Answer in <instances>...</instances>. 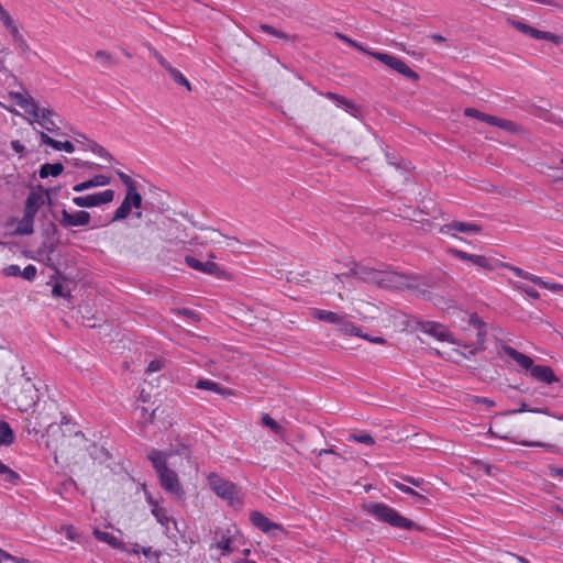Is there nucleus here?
<instances>
[{"label":"nucleus","mask_w":563,"mask_h":563,"mask_svg":"<svg viewBox=\"0 0 563 563\" xmlns=\"http://www.w3.org/2000/svg\"><path fill=\"white\" fill-rule=\"evenodd\" d=\"M35 419L37 427L46 430V446L54 450L55 462H57V453L62 455L68 453L71 439L79 442L85 441V435L80 431H74L69 434L62 432L60 437L57 435L60 427L67 426L69 420L62 412L59 405L54 399L43 401L42 407L35 410Z\"/></svg>","instance_id":"nucleus-1"},{"label":"nucleus","mask_w":563,"mask_h":563,"mask_svg":"<svg viewBox=\"0 0 563 563\" xmlns=\"http://www.w3.org/2000/svg\"><path fill=\"white\" fill-rule=\"evenodd\" d=\"M352 274L364 282L377 284L383 287L417 289L419 278L412 275L399 274L396 272H380L366 266L356 265Z\"/></svg>","instance_id":"nucleus-2"},{"label":"nucleus","mask_w":563,"mask_h":563,"mask_svg":"<svg viewBox=\"0 0 563 563\" xmlns=\"http://www.w3.org/2000/svg\"><path fill=\"white\" fill-rule=\"evenodd\" d=\"M150 461L159 478L161 486L172 495L183 498L185 492L178 479L177 474L167 466V454L153 450L148 455Z\"/></svg>","instance_id":"nucleus-3"},{"label":"nucleus","mask_w":563,"mask_h":563,"mask_svg":"<svg viewBox=\"0 0 563 563\" xmlns=\"http://www.w3.org/2000/svg\"><path fill=\"white\" fill-rule=\"evenodd\" d=\"M364 509L377 520L388 523L394 528L405 530L419 529L416 522L401 516L397 510L384 503H369L364 506Z\"/></svg>","instance_id":"nucleus-4"},{"label":"nucleus","mask_w":563,"mask_h":563,"mask_svg":"<svg viewBox=\"0 0 563 563\" xmlns=\"http://www.w3.org/2000/svg\"><path fill=\"white\" fill-rule=\"evenodd\" d=\"M208 482L211 489L218 497L227 500L231 506L241 505L236 486L232 482L221 478L216 473H211L208 476Z\"/></svg>","instance_id":"nucleus-5"},{"label":"nucleus","mask_w":563,"mask_h":563,"mask_svg":"<svg viewBox=\"0 0 563 563\" xmlns=\"http://www.w3.org/2000/svg\"><path fill=\"white\" fill-rule=\"evenodd\" d=\"M10 393L13 396L12 400L14 405L22 412L27 411L36 405L38 400L37 389L29 378L24 379L23 384L20 386L19 393H16V388L14 386H12Z\"/></svg>","instance_id":"nucleus-6"},{"label":"nucleus","mask_w":563,"mask_h":563,"mask_svg":"<svg viewBox=\"0 0 563 563\" xmlns=\"http://www.w3.org/2000/svg\"><path fill=\"white\" fill-rule=\"evenodd\" d=\"M367 55L374 57L375 59L379 60L390 69L397 71L398 74L417 81L419 79V75L412 70L402 59L399 57L383 53V52H367Z\"/></svg>","instance_id":"nucleus-7"},{"label":"nucleus","mask_w":563,"mask_h":563,"mask_svg":"<svg viewBox=\"0 0 563 563\" xmlns=\"http://www.w3.org/2000/svg\"><path fill=\"white\" fill-rule=\"evenodd\" d=\"M448 252L461 261L471 262L473 265H475L476 267H478L481 269L488 271V272L498 269L499 261L494 257H489V256H485V255H481V254L467 253L465 251H462V250H459L455 247H450L448 250Z\"/></svg>","instance_id":"nucleus-8"},{"label":"nucleus","mask_w":563,"mask_h":563,"mask_svg":"<svg viewBox=\"0 0 563 563\" xmlns=\"http://www.w3.org/2000/svg\"><path fill=\"white\" fill-rule=\"evenodd\" d=\"M148 505L151 506V512L155 517L156 521L162 526L164 533L169 536L173 530L178 531L177 521L174 517L169 516L168 510L162 506L156 499L152 496H147L146 498Z\"/></svg>","instance_id":"nucleus-9"},{"label":"nucleus","mask_w":563,"mask_h":563,"mask_svg":"<svg viewBox=\"0 0 563 563\" xmlns=\"http://www.w3.org/2000/svg\"><path fill=\"white\" fill-rule=\"evenodd\" d=\"M114 190L106 189L100 192L73 198V203L79 208H93L112 202Z\"/></svg>","instance_id":"nucleus-10"},{"label":"nucleus","mask_w":563,"mask_h":563,"mask_svg":"<svg viewBox=\"0 0 563 563\" xmlns=\"http://www.w3.org/2000/svg\"><path fill=\"white\" fill-rule=\"evenodd\" d=\"M510 23L517 31H519L526 35H529L536 40H545V41L552 42L556 45L563 43V36L556 35L552 32L538 30L536 27H532V26H530L521 21H517V20H512Z\"/></svg>","instance_id":"nucleus-11"},{"label":"nucleus","mask_w":563,"mask_h":563,"mask_svg":"<svg viewBox=\"0 0 563 563\" xmlns=\"http://www.w3.org/2000/svg\"><path fill=\"white\" fill-rule=\"evenodd\" d=\"M60 119L59 115L52 109L40 108L38 107V115L31 117V122L38 123L44 130L51 133H57L59 128Z\"/></svg>","instance_id":"nucleus-12"},{"label":"nucleus","mask_w":563,"mask_h":563,"mask_svg":"<svg viewBox=\"0 0 563 563\" xmlns=\"http://www.w3.org/2000/svg\"><path fill=\"white\" fill-rule=\"evenodd\" d=\"M90 213L84 210L74 213L62 210L59 223L64 228L86 227L90 223Z\"/></svg>","instance_id":"nucleus-13"},{"label":"nucleus","mask_w":563,"mask_h":563,"mask_svg":"<svg viewBox=\"0 0 563 563\" xmlns=\"http://www.w3.org/2000/svg\"><path fill=\"white\" fill-rule=\"evenodd\" d=\"M9 97L18 106H20L30 117L38 115V104L27 92L12 91L9 93Z\"/></svg>","instance_id":"nucleus-14"},{"label":"nucleus","mask_w":563,"mask_h":563,"mask_svg":"<svg viewBox=\"0 0 563 563\" xmlns=\"http://www.w3.org/2000/svg\"><path fill=\"white\" fill-rule=\"evenodd\" d=\"M482 231L481 225L476 223H468L463 221H452L451 223L444 224L440 228V233L444 235H450L452 238H456V233H479Z\"/></svg>","instance_id":"nucleus-15"},{"label":"nucleus","mask_w":563,"mask_h":563,"mask_svg":"<svg viewBox=\"0 0 563 563\" xmlns=\"http://www.w3.org/2000/svg\"><path fill=\"white\" fill-rule=\"evenodd\" d=\"M250 520L257 529L266 534H274L275 531H284L282 525L271 521L260 511H252L250 514Z\"/></svg>","instance_id":"nucleus-16"},{"label":"nucleus","mask_w":563,"mask_h":563,"mask_svg":"<svg viewBox=\"0 0 563 563\" xmlns=\"http://www.w3.org/2000/svg\"><path fill=\"white\" fill-rule=\"evenodd\" d=\"M185 262L190 268L208 275L219 277L222 274L220 266L212 261L201 262L194 256H186Z\"/></svg>","instance_id":"nucleus-17"},{"label":"nucleus","mask_w":563,"mask_h":563,"mask_svg":"<svg viewBox=\"0 0 563 563\" xmlns=\"http://www.w3.org/2000/svg\"><path fill=\"white\" fill-rule=\"evenodd\" d=\"M421 330L438 339L439 341H448V342H454L451 338L450 331L446 329L445 325L434 322V321H426L421 323Z\"/></svg>","instance_id":"nucleus-18"},{"label":"nucleus","mask_w":563,"mask_h":563,"mask_svg":"<svg viewBox=\"0 0 563 563\" xmlns=\"http://www.w3.org/2000/svg\"><path fill=\"white\" fill-rule=\"evenodd\" d=\"M132 194H125V197L120 205V207L115 210L112 221H119L125 219L130 213L132 208L139 209L142 206V196L139 194V201L136 202L135 198H131Z\"/></svg>","instance_id":"nucleus-19"},{"label":"nucleus","mask_w":563,"mask_h":563,"mask_svg":"<svg viewBox=\"0 0 563 563\" xmlns=\"http://www.w3.org/2000/svg\"><path fill=\"white\" fill-rule=\"evenodd\" d=\"M530 375L542 383L545 384H553L558 383L559 378L554 374L553 369L550 366L547 365H534L530 369Z\"/></svg>","instance_id":"nucleus-20"},{"label":"nucleus","mask_w":563,"mask_h":563,"mask_svg":"<svg viewBox=\"0 0 563 563\" xmlns=\"http://www.w3.org/2000/svg\"><path fill=\"white\" fill-rule=\"evenodd\" d=\"M44 205V197L38 191H31L25 200L23 213L27 217H33L37 214L40 208Z\"/></svg>","instance_id":"nucleus-21"},{"label":"nucleus","mask_w":563,"mask_h":563,"mask_svg":"<svg viewBox=\"0 0 563 563\" xmlns=\"http://www.w3.org/2000/svg\"><path fill=\"white\" fill-rule=\"evenodd\" d=\"M133 415L141 430H144L147 426L154 421L155 409H150L145 406L136 405Z\"/></svg>","instance_id":"nucleus-22"},{"label":"nucleus","mask_w":563,"mask_h":563,"mask_svg":"<svg viewBox=\"0 0 563 563\" xmlns=\"http://www.w3.org/2000/svg\"><path fill=\"white\" fill-rule=\"evenodd\" d=\"M110 181H111V178L109 176L99 174V175H95L92 178H90L88 180L76 184L73 187V190L75 192H82L90 188L107 186L110 184Z\"/></svg>","instance_id":"nucleus-23"},{"label":"nucleus","mask_w":563,"mask_h":563,"mask_svg":"<svg viewBox=\"0 0 563 563\" xmlns=\"http://www.w3.org/2000/svg\"><path fill=\"white\" fill-rule=\"evenodd\" d=\"M503 351L507 356L514 360L521 368L530 371L531 367L533 366V360L530 356L517 351L512 346L504 345Z\"/></svg>","instance_id":"nucleus-24"},{"label":"nucleus","mask_w":563,"mask_h":563,"mask_svg":"<svg viewBox=\"0 0 563 563\" xmlns=\"http://www.w3.org/2000/svg\"><path fill=\"white\" fill-rule=\"evenodd\" d=\"M40 140H41V144L48 145L56 151H65L67 153H73L75 151V145L71 142H69V141L60 142V141L54 140L53 137L47 135L45 132H40Z\"/></svg>","instance_id":"nucleus-25"},{"label":"nucleus","mask_w":563,"mask_h":563,"mask_svg":"<svg viewBox=\"0 0 563 563\" xmlns=\"http://www.w3.org/2000/svg\"><path fill=\"white\" fill-rule=\"evenodd\" d=\"M195 387L197 389L210 390L224 397L233 395V391L231 389L222 387L211 379H199L196 383Z\"/></svg>","instance_id":"nucleus-26"},{"label":"nucleus","mask_w":563,"mask_h":563,"mask_svg":"<svg viewBox=\"0 0 563 563\" xmlns=\"http://www.w3.org/2000/svg\"><path fill=\"white\" fill-rule=\"evenodd\" d=\"M338 331L345 335L362 336V330L360 327L347 320L344 316H341V321L336 323Z\"/></svg>","instance_id":"nucleus-27"},{"label":"nucleus","mask_w":563,"mask_h":563,"mask_svg":"<svg viewBox=\"0 0 563 563\" xmlns=\"http://www.w3.org/2000/svg\"><path fill=\"white\" fill-rule=\"evenodd\" d=\"M311 316L319 321L332 324H336L341 321V316L339 313L324 309L313 308L311 309Z\"/></svg>","instance_id":"nucleus-28"},{"label":"nucleus","mask_w":563,"mask_h":563,"mask_svg":"<svg viewBox=\"0 0 563 563\" xmlns=\"http://www.w3.org/2000/svg\"><path fill=\"white\" fill-rule=\"evenodd\" d=\"M0 479L11 485H18L21 476L0 461Z\"/></svg>","instance_id":"nucleus-29"},{"label":"nucleus","mask_w":563,"mask_h":563,"mask_svg":"<svg viewBox=\"0 0 563 563\" xmlns=\"http://www.w3.org/2000/svg\"><path fill=\"white\" fill-rule=\"evenodd\" d=\"M64 172V166L60 163L49 164L45 163L40 167L38 175L41 178L48 176L57 177Z\"/></svg>","instance_id":"nucleus-30"},{"label":"nucleus","mask_w":563,"mask_h":563,"mask_svg":"<svg viewBox=\"0 0 563 563\" xmlns=\"http://www.w3.org/2000/svg\"><path fill=\"white\" fill-rule=\"evenodd\" d=\"M488 124L511 133H516L519 131V126L514 121L501 119L495 115L490 117Z\"/></svg>","instance_id":"nucleus-31"},{"label":"nucleus","mask_w":563,"mask_h":563,"mask_svg":"<svg viewBox=\"0 0 563 563\" xmlns=\"http://www.w3.org/2000/svg\"><path fill=\"white\" fill-rule=\"evenodd\" d=\"M117 175L120 178V180L123 183V185L126 188V194H132L131 198H135L136 202L139 201V191L136 183L125 173L121 170H117Z\"/></svg>","instance_id":"nucleus-32"},{"label":"nucleus","mask_w":563,"mask_h":563,"mask_svg":"<svg viewBox=\"0 0 563 563\" xmlns=\"http://www.w3.org/2000/svg\"><path fill=\"white\" fill-rule=\"evenodd\" d=\"M232 536L230 529L224 531L220 539L212 545L222 551V554H229L232 552Z\"/></svg>","instance_id":"nucleus-33"},{"label":"nucleus","mask_w":563,"mask_h":563,"mask_svg":"<svg viewBox=\"0 0 563 563\" xmlns=\"http://www.w3.org/2000/svg\"><path fill=\"white\" fill-rule=\"evenodd\" d=\"M34 219L23 213V217L18 222L16 232L22 235H30L34 231Z\"/></svg>","instance_id":"nucleus-34"},{"label":"nucleus","mask_w":563,"mask_h":563,"mask_svg":"<svg viewBox=\"0 0 563 563\" xmlns=\"http://www.w3.org/2000/svg\"><path fill=\"white\" fill-rule=\"evenodd\" d=\"M498 268H507L510 272H512L517 277L527 279V280H529L531 283H533V279H536V277H537V275H533V274H531L529 272H526V271H523L522 268H520L518 266H514V265H511L509 263H505V262H500V261H499Z\"/></svg>","instance_id":"nucleus-35"},{"label":"nucleus","mask_w":563,"mask_h":563,"mask_svg":"<svg viewBox=\"0 0 563 563\" xmlns=\"http://www.w3.org/2000/svg\"><path fill=\"white\" fill-rule=\"evenodd\" d=\"M14 441V433L10 424L5 421H0V445H9Z\"/></svg>","instance_id":"nucleus-36"},{"label":"nucleus","mask_w":563,"mask_h":563,"mask_svg":"<svg viewBox=\"0 0 563 563\" xmlns=\"http://www.w3.org/2000/svg\"><path fill=\"white\" fill-rule=\"evenodd\" d=\"M262 424L269 428L276 435L284 437L285 434V429L268 413H262Z\"/></svg>","instance_id":"nucleus-37"},{"label":"nucleus","mask_w":563,"mask_h":563,"mask_svg":"<svg viewBox=\"0 0 563 563\" xmlns=\"http://www.w3.org/2000/svg\"><path fill=\"white\" fill-rule=\"evenodd\" d=\"M86 148L91 151L99 157L104 158L108 162H111L113 159L111 154L104 147H102L100 144L96 143L95 141L87 140Z\"/></svg>","instance_id":"nucleus-38"},{"label":"nucleus","mask_w":563,"mask_h":563,"mask_svg":"<svg viewBox=\"0 0 563 563\" xmlns=\"http://www.w3.org/2000/svg\"><path fill=\"white\" fill-rule=\"evenodd\" d=\"M167 73L177 85L185 87L188 91H191L192 88L190 82L177 68H168Z\"/></svg>","instance_id":"nucleus-39"},{"label":"nucleus","mask_w":563,"mask_h":563,"mask_svg":"<svg viewBox=\"0 0 563 563\" xmlns=\"http://www.w3.org/2000/svg\"><path fill=\"white\" fill-rule=\"evenodd\" d=\"M347 441L350 442H358L368 446H373L375 444V439L368 433H349Z\"/></svg>","instance_id":"nucleus-40"},{"label":"nucleus","mask_w":563,"mask_h":563,"mask_svg":"<svg viewBox=\"0 0 563 563\" xmlns=\"http://www.w3.org/2000/svg\"><path fill=\"white\" fill-rule=\"evenodd\" d=\"M93 534L99 541L106 542L113 548H119V545H120L118 538L109 532L95 530Z\"/></svg>","instance_id":"nucleus-41"},{"label":"nucleus","mask_w":563,"mask_h":563,"mask_svg":"<svg viewBox=\"0 0 563 563\" xmlns=\"http://www.w3.org/2000/svg\"><path fill=\"white\" fill-rule=\"evenodd\" d=\"M95 58L103 66V67H111L114 66L115 59L114 57L107 51H97L95 54Z\"/></svg>","instance_id":"nucleus-42"},{"label":"nucleus","mask_w":563,"mask_h":563,"mask_svg":"<svg viewBox=\"0 0 563 563\" xmlns=\"http://www.w3.org/2000/svg\"><path fill=\"white\" fill-rule=\"evenodd\" d=\"M533 284L538 285L541 288L548 289L553 292H560L563 290V285L558 283H551L547 282L543 278L537 276L536 279H533Z\"/></svg>","instance_id":"nucleus-43"},{"label":"nucleus","mask_w":563,"mask_h":563,"mask_svg":"<svg viewBox=\"0 0 563 563\" xmlns=\"http://www.w3.org/2000/svg\"><path fill=\"white\" fill-rule=\"evenodd\" d=\"M260 29L263 32L267 33V34H271L273 36L279 37V38L285 40V41H290V40L295 38V36H290L289 34H287L285 32H282V31H279V30H277V29H275V27H273V26H271L268 24H261Z\"/></svg>","instance_id":"nucleus-44"},{"label":"nucleus","mask_w":563,"mask_h":563,"mask_svg":"<svg viewBox=\"0 0 563 563\" xmlns=\"http://www.w3.org/2000/svg\"><path fill=\"white\" fill-rule=\"evenodd\" d=\"M464 115L468 117V118L477 119V120L483 121V122H485L487 124L489 123V120H490V117H492V114H487V113L481 112L479 110H477L475 108H465L464 109Z\"/></svg>","instance_id":"nucleus-45"},{"label":"nucleus","mask_w":563,"mask_h":563,"mask_svg":"<svg viewBox=\"0 0 563 563\" xmlns=\"http://www.w3.org/2000/svg\"><path fill=\"white\" fill-rule=\"evenodd\" d=\"M335 36L341 40L342 42L349 44L350 46L356 48L357 51L362 52V53H365L367 54V52H369L368 49H366L362 44H360L358 42L347 37L346 35L340 33V32H336L335 33Z\"/></svg>","instance_id":"nucleus-46"},{"label":"nucleus","mask_w":563,"mask_h":563,"mask_svg":"<svg viewBox=\"0 0 563 563\" xmlns=\"http://www.w3.org/2000/svg\"><path fill=\"white\" fill-rule=\"evenodd\" d=\"M393 485L399 489L401 493L404 494H407V495H412V496H416L417 498L421 499V500H426V497L421 494H419L418 492H416L415 489H412L411 487L398 482V481H395L393 483Z\"/></svg>","instance_id":"nucleus-47"},{"label":"nucleus","mask_w":563,"mask_h":563,"mask_svg":"<svg viewBox=\"0 0 563 563\" xmlns=\"http://www.w3.org/2000/svg\"><path fill=\"white\" fill-rule=\"evenodd\" d=\"M468 324L477 330L478 336L482 335V329L485 327V324L476 313H473L468 317Z\"/></svg>","instance_id":"nucleus-48"},{"label":"nucleus","mask_w":563,"mask_h":563,"mask_svg":"<svg viewBox=\"0 0 563 563\" xmlns=\"http://www.w3.org/2000/svg\"><path fill=\"white\" fill-rule=\"evenodd\" d=\"M328 98L339 102L340 104L346 107L347 109H354V103L340 95L329 92Z\"/></svg>","instance_id":"nucleus-49"},{"label":"nucleus","mask_w":563,"mask_h":563,"mask_svg":"<svg viewBox=\"0 0 563 563\" xmlns=\"http://www.w3.org/2000/svg\"><path fill=\"white\" fill-rule=\"evenodd\" d=\"M37 269L34 265L30 264L24 267L21 276L26 280H33L36 277Z\"/></svg>","instance_id":"nucleus-50"},{"label":"nucleus","mask_w":563,"mask_h":563,"mask_svg":"<svg viewBox=\"0 0 563 563\" xmlns=\"http://www.w3.org/2000/svg\"><path fill=\"white\" fill-rule=\"evenodd\" d=\"M2 273L4 276H8V277H11V276L16 277V276H21L22 271L20 269L19 265L11 264V265L5 266L2 269Z\"/></svg>","instance_id":"nucleus-51"},{"label":"nucleus","mask_w":563,"mask_h":563,"mask_svg":"<svg viewBox=\"0 0 563 563\" xmlns=\"http://www.w3.org/2000/svg\"><path fill=\"white\" fill-rule=\"evenodd\" d=\"M516 287H517L519 290H521L522 292H525L527 296H529L530 298H532V299H539V298H540V294H539L536 289H533V288H531V287H529V286H526V285H517Z\"/></svg>","instance_id":"nucleus-52"},{"label":"nucleus","mask_w":563,"mask_h":563,"mask_svg":"<svg viewBox=\"0 0 563 563\" xmlns=\"http://www.w3.org/2000/svg\"><path fill=\"white\" fill-rule=\"evenodd\" d=\"M52 292L55 297H70L69 290H65L64 287L58 283L54 285Z\"/></svg>","instance_id":"nucleus-53"},{"label":"nucleus","mask_w":563,"mask_h":563,"mask_svg":"<svg viewBox=\"0 0 563 563\" xmlns=\"http://www.w3.org/2000/svg\"><path fill=\"white\" fill-rule=\"evenodd\" d=\"M173 312L176 313V314H180V316L187 317L189 319H194V320L198 319L197 312H195L194 310L187 309V308L174 309Z\"/></svg>","instance_id":"nucleus-54"},{"label":"nucleus","mask_w":563,"mask_h":563,"mask_svg":"<svg viewBox=\"0 0 563 563\" xmlns=\"http://www.w3.org/2000/svg\"><path fill=\"white\" fill-rule=\"evenodd\" d=\"M161 368H162V362L158 360H154V361L150 362V364L147 365L146 372L155 373V372L161 371Z\"/></svg>","instance_id":"nucleus-55"},{"label":"nucleus","mask_w":563,"mask_h":563,"mask_svg":"<svg viewBox=\"0 0 563 563\" xmlns=\"http://www.w3.org/2000/svg\"><path fill=\"white\" fill-rule=\"evenodd\" d=\"M155 58L157 59V62L159 63V65L166 70L168 71V68L170 69L173 66L164 58V56H162L161 54H158L157 52H155Z\"/></svg>","instance_id":"nucleus-56"},{"label":"nucleus","mask_w":563,"mask_h":563,"mask_svg":"<svg viewBox=\"0 0 563 563\" xmlns=\"http://www.w3.org/2000/svg\"><path fill=\"white\" fill-rule=\"evenodd\" d=\"M362 339H365L372 343H376V344H385L386 343V340L382 336H371V335H367V334H363L362 333Z\"/></svg>","instance_id":"nucleus-57"},{"label":"nucleus","mask_w":563,"mask_h":563,"mask_svg":"<svg viewBox=\"0 0 563 563\" xmlns=\"http://www.w3.org/2000/svg\"><path fill=\"white\" fill-rule=\"evenodd\" d=\"M474 401L476 404H482V405H485L486 407L490 408V407H494L495 406V401L489 399V398H486V397H475Z\"/></svg>","instance_id":"nucleus-58"},{"label":"nucleus","mask_w":563,"mask_h":563,"mask_svg":"<svg viewBox=\"0 0 563 563\" xmlns=\"http://www.w3.org/2000/svg\"><path fill=\"white\" fill-rule=\"evenodd\" d=\"M11 148L19 154H22L25 151V146L19 140L11 142Z\"/></svg>","instance_id":"nucleus-59"},{"label":"nucleus","mask_w":563,"mask_h":563,"mask_svg":"<svg viewBox=\"0 0 563 563\" xmlns=\"http://www.w3.org/2000/svg\"><path fill=\"white\" fill-rule=\"evenodd\" d=\"M207 236L211 242H217V238L221 236V234L216 231V230H212V229H207Z\"/></svg>","instance_id":"nucleus-60"},{"label":"nucleus","mask_w":563,"mask_h":563,"mask_svg":"<svg viewBox=\"0 0 563 563\" xmlns=\"http://www.w3.org/2000/svg\"><path fill=\"white\" fill-rule=\"evenodd\" d=\"M325 454H332V455H335L336 457L339 459H342L341 454H339L336 451H334L333 449H321L319 452H318V456H322V455H325Z\"/></svg>","instance_id":"nucleus-61"},{"label":"nucleus","mask_w":563,"mask_h":563,"mask_svg":"<svg viewBox=\"0 0 563 563\" xmlns=\"http://www.w3.org/2000/svg\"><path fill=\"white\" fill-rule=\"evenodd\" d=\"M405 481L410 483V484H412L416 487H420L423 484V479L422 478H415V477H411V476L405 477Z\"/></svg>","instance_id":"nucleus-62"},{"label":"nucleus","mask_w":563,"mask_h":563,"mask_svg":"<svg viewBox=\"0 0 563 563\" xmlns=\"http://www.w3.org/2000/svg\"><path fill=\"white\" fill-rule=\"evenodd\" d=\"M550 475L552 477H563V468H561V467H550Z\"/></svg>","instance_id":"nucleus-63"},{"label":"nucleus","mask_w":563,"mask_h":563,"mask_svg":"<svg viewBox=\"0 0 563 563\" xmlns=\"http://www.w3.org/2000/svg\"><path fill=\"white\" fill-rule=\"evenodd\" d=\"M8 559H12V554L0 548V563L7 562Z\"/></svg>","instance_id":"nucleus-64"}]
</instances>
